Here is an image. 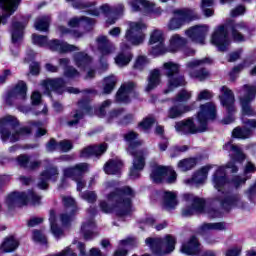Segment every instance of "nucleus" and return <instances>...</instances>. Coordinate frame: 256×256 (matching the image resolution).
<instances>
[{"instance_id": "1", "label": "nucleus", "mask_w": 256, "mask_h": 256, "mask_svg": "<svg viewBox=\"0 0 256 256\" xmlns=\"http://www.w3.org/2000/svg\"><path fill=\"white\" fill-rule=\"evenodd\" d=\"M107 200L99 202L102 213H116L118 217H125L132 211L131 200L135 197V192L129 186L117 188L116 182H106L103 185Z\"/></svg>"}, {"instance_id": "2", "label": "nucleus", "mask_w": 256, "mask_h": 256, "mask_svg": "<svg viewBox=\"0 0 256 256\" xmlns=\"http://www.w3.org/2000/svg\"><path fill=\"white\" fill-rule=\"evenodd\" d=\"M227 169H229L231 173H237L238 169L237 165H235V161L229 162L226 166L218 167L212 176V185L214 189L218 191L216 201H219L224 209H232V207L243 209L245 204L243 203L241 195H229V192H227V188L229 187Z\"/></svg>"}, {"instance_id": "3", "label": "nucleus", "mask_w": 256, "mask_h": 256, "mask_svg": "<svg viewBox=\"0 0 256 256\" xmlns=\"http://www.w3.org/2000/svg\"><path fill=\"white\" fill-rule=\"evenodd\" d=\"M147 25L143 21L128 22L124 39L121 43V52L115 57V63L118 67H127L133 59V54L128 49L131 45H141L145 41V31Z\"/></svg>"}, {"instance_id": "4", "label": "nucleus", "mask_w": 256, "mask_h": 256, "mask_svg": "<svg viewBox=\"0 0 256 256\" xmlns=\"http://www.w3.org/2000/svg\"><path fill=\"white\" fill-rule=\"evenodd\" d=\"M217 117V106L213 102H208L200 106L196 121L189 118L184 121L177 122L175 129L180 135H189V133H203L207 131V123Z\"/></svg>"}, {"instance_id": "5", "label": "nucleus", "mask_w": 256, "mask_h": 256, "mask_svg": "<svg viewBox=\"0 0 256 256\" xmlns=\"http://www.w3.org/2000/svg\"><path fill=\"white\" fill-rule=\"evenodd\" d=\"M137 133L130 131L124 135L126 143H128V153L133 156V164L130 168L131 179H137L141 175L142 169L145 167V157H147V150L139 149L141 147V140H137Z\"/></svg>"}, {"instance_id": "6", "label": "nucleus", "mask_w": 256, "mask_h": 256, "mask_svg": "<svg viewBox=\"0 0 256 256\" xmlns=\"http://www.w3.org/2000/svg\"><path fill=\"white\" fill-rule=\"evenodd\" d=\"M62 202L67 211H69V214H61L59 219H57V216H55V211H50L49 221L51 233L55 239H61V237H63V229L59 227V223L65 227L68 223L73 221V215H75V212L77 211L75 199H73L71 196H63Z\"/></svg>"}, {"instance_id": "7", "label": "nucleus", "mask_w": 256, "mask_h": 256, "mask_svg": "<svg viewBox=\"0 0 256 256\" xmlns=\"http://www.w3.org/2000/svg\"><path fill=\"white\" fill-rule=\"evenodd\" d=\"M17 125L19 120L14 116H5L0 120V135L4 143H15L31 133L29 128L17 129Z\"/></svg>"}, {"instance_id": "8", "label": "nucleus", "mask_w": 256, "mask_h": 256, "mask_svg": "<svg viewBox=\"0 0 256 256\" xmlns=\"http://www.w3.org/2000/svg\"><path fill=\"white\" fill-rule=\"evenodd\" d=\"M67 3H71L74 9H80L84 13H88V15H92L93 17H100V15H121L123 11H125V6L123 4H118L115 10L109 6V4H103L99 8L95 7V2H89L87 4L81 3L82 0H66Z\"/></svg>"}, {"instance_id": "9", "label": "nucleus", "mask_w": 256, "mask_h": 256, "mask_svg": "<svg viewBox=\"0 0 256 256\" xmlns=\"http://www.w3.org/2000/svg\"><path fill=\"white\" fill-rule=\"evenodd\" d=\"M145 243L154 255L162 256L175 251L176 240L175 237L166 235L164 238H147Z\"/></svg>"}, {"instance_id": "10", "label": "nucleus", "mask_w": 256, "mask_h": 256, "mask_svg": "<svg viewBox=\"0 0 256 256\" xmlns=\"http://www.w3.org/2000/svg\"><path fill=\"white\" fill-rule=\"evenodd\" d=\"M4 203L8 209H11L17 205L20 207L22 205H28V203L31 205H39L41 203V198L33 191H28V193L12 192L6 196Z\"/></svg>"}, {"instance_id": "11", "label": "nucleus", "mask_w": 256, "mask_h": 256, "mask_svg": "<svg viewBox=\"0 0 256 256\" xmlns=\"http://www.w3.org/2000/svg\"><path fill=\"white\" fill-rule=\"evenodd\" d=\"M163 69L166 77H168L167 89L164 93H171L172 91H175L177 87L185 86V78L183 76H177L180 69L179 64L175 62H166L163 64Z\"/></svg>"}, {"instance_id": "12", "label": "nucleus", "mask_w": 256, "mask_h": 256, "mask_svg": "<svg viewBox=\"0 0 256 256\" xmlns=\"http://www.w3.org/2000/svg\"><path fill=\"white\" fill-rule=\"evenodd\" d=\"M191 92L187 90L180 91L173 100L174 105L169 108L167 116L169 119H177L185 113H189L193 108L189 105L181 104L189 101L191 99Z\"/></svg>"}, {"instance_id": "13", "label": "nucleus", "mask_w": 256, "mask_h": 256, "mask_svg": "<svg viewBox=\"0 0 256 256\" xmlns=\"http://www.w3.org/2000/svg\"><path fill=\"white\" fill-rule=\"evenodd\" d=\"M32 43L38 47H49L51 51H58V53H69V51H77V47L59 40L49 41L46 36L33 34Z\"/></svg>"}, {"instance_id": "14", "label": "nucleus", "mask_w": 256, "mask_h": 256, "mask_svg": "<svg viewBox=\"0 0 256 256\" xmlns=\"http://www.w3.org/2000/svg\"><path fill=\"white\" fill-rule=\"evenodd\" d=\"M173 15L174 16L168 23V29L170 31H177L181 29L185 23L199 19V15H197L195 11L189 9H176L173 11Z\"/></svg>"}, {"instance_id": "15", "label": "nucleus", "mask_w": 256, "mask_h": 256, "mask_svg": "<svg viewBox=\"0 0 256 256\" xmlns=\"http://www.w3.org/2000/svg\"><path fill=\"white\" fill-rule=\"evenodd\" d=\"M221 95L219 96L221 105L228 111V116L223 119L225 125H229L235 121L233 114L235 113V96L233 91L227 86H222L220 89Z\"/></svg>"}, {"instance_id": "16", "label": "nucleus", "mask_w": 256, "mask_h": 256, "mask_svg": "<svg viewBox=\"0 0 256 256\" xmlns=\"http://www.w3.org/2000/svg\"><path fill=\"white\" fill-rule=\"evenodd\" d=\"M89 171V165L87 163H79L73 167L65 168L63 175L65 179H72L77 183V191H83L85 189V181L83 175Z\"/></svg>"}, {"instance_id": "17", "label": "nucleus", "mask_w": 256, "mask_h": 256, "mask_svg": "<svg viewBox=\"0 0 256 256\" xmlns=\"http://www.w3.org/2000/svg\"><path fill=\"white\" fill-rule=\"evenodd\" d=\"M210 43L217 47L218 51H227L229 49L231 39H229L227 25H219L214 29Z\"/></svg>"}, {"instance_id": "18", "label": "nucleus", "mask_w": 256, "mask_h": 256, "mask_svg": "<svg viewBox=\"0 0 256 256\" xmlns=\"http://www.w3.org/2000/svg\"><path fill=\"white\" fill-rule=\"evenodd\" d=\"M211 63H213V60L210 58L191 60L187 64V71L190 77L203 81V79H207V77H209V72L205 69H201V67H204V65H211Z\"/></svg>"}, {"instance_id": "19", "label": "nucleus", "mask_w": 256, "mask_h": 256, "mask_svg": "<svg viewBox=\"0 0 256 256\" xmlns=\"http://www.w3.org/2000/svg\"><path fill=\"white\" fill-rule=\"evenodd\" d=\"M150 177L154 183H161L163 179H166L167 183H175L177 180V173L171 167H164L154 165Z\"/></svg>"}, {"instance_id": "20", "label": "nucleus", "mask_w": 256, "mask_h": 256, "mask_svg": "<svg viewBox=\"0 0 256 256\" xmlns=\"http://www.w3.org/2000/svg\"><path fill=\"white\" fill-rule=\"evenodd\" d=\"M149 45L151 55H164L165 53V32L154 29L150 32Z\"/></svg>"}, {"instance_id": "21", "label": "nucleus", "mask_w": 256, "mask_h": 256, "mask_svg": "<svg viewBox=\"0 0 256 256\" xmlns=\"http://www.w3.org/2000/svg\"><path fill=\"white\" fill-rule=\"evenodd\" d=\"M209 31V25L202 24L190 27L185 31V35L188 37V39L192 40L193 43H197L198 45H205Z\"/></svg>"}, {"instance_id": "22", "label": "nucleus", "mask_w": 256, "mask_h": 256, "mask_svg": "<svg viewBox=\"0 0 256 256\" xmlns=\"http://www.w3.org/2000/svg\"><path fill=\"white\" fill-rule=\"evenodd\" d=\"M243 97L240 98L242 105V115H247L248 117L255 114V110L251 107V101L255 99L256 96V86L244 85L243 87Z\"/></svg>"}, {"instance_id": "23", "label": "nucleus", "mask_w": 256, "mask_h": 256, "mask_svg": "<svg viewBox=\"0 0 256 256\" xmlns=\"http://www.w3.org/2000/svg\"><path fill=\"white\" fill-rule=\"evenodd\" d=\"M184 201L191 205L190 208L183 209L182 214L185 217L194 215V213H203L205 207V201L203 199L195 197L193 194H184Z\"/></svg>"}, {"instance_id": "24", "label": "nucleus", "mask_w": 256, "mask_h": 256, "mask_svg": "<svg viewBox=\"0 0 256 256\" xmlns=\"http://www.w3.org/2000/svg\"><path fill=\"white\" fill-rule=\"evenodd\" d=\"M96 45L101 53L100 63L102 64L103 69H107V61L105 60V57L115 52V46L111 44L107 36H99L96 39Z\"/></svg>"}, {"instance_id": "25", "label": "nucleus", "mask_w": 256, "mask_h": 256, "mask_svg": "<svg viewBox=\"0 0 256 256\" xmlns=\"http://www.w3.org/2000/svg\"><path fill=\"white\" fill-rule=\"evenodd\" d=\"M128 4L134 12L141 11L142 7L146 13H152V15H161L163 13L161 7L147 0H129Z\"/></svg>"}, {"instance_id": "26", "label": "nucleus", "mask_w": 256, "mask_h": 256, "mask_svg": "<svg viewBox=\"0 0 256 256\" xmlns=\"http://www.w3.org/2000/svg\"><path fill=\"white\" fill-rule=\"evenodd\" d=\"M93 59L85 52H77L74 54V63L80 71H87L86 79H93L95 77V71L90 70Z\"/></svg>"}, {"instance_id": "27", "label": "nucleus", "mask_w": 256, "mask_h": 256, "mask_svg": "<svg viewBox=\"0 0 256 256\" xmlns=\"http://www.w3.org/2000/svg\"><path fill=\"white\" fill-rule=\"evenodd\" d=\"M133 97H137L135 92V83L126 82L121 85L120 89L116 94L117 103H129Z\"/></svg>"}, {"instance_id": "28", "label": "nucleus", "mask_w": 256, "mask_h": 256, "mask_svg": "<svg viewBox=\"0 0 256 256\" xmlns=\"http://www.w3.org/2000/svg\"><path fill=\"white\" fill-rule=\"evenodd\" d=\"M21 0H0V23H5L7 17H11L19 7Z\"/></svg>"}, {"instance_id": "29", "label": "nucleus", "mask_w": 256, "mask_h": 256, "mask_svg": "<svg viewBox=\"0 0 256 256\" xmlns=\"http://www.w3.org/2000/svg\"><path fill=\"white\" fill-rule=\"evenodd\" d=\"M59 177V170L57 167L47 168L40 175V181L38 182L39 189H47L49 181H57Z\"/></svg>"}, {"instance_id": "30", "label": "nucleus", "mask_w": 256, "mask_h": 256, "mask_svg": "<svg viewBox=\"0 0 256 256\" xmlns=\"http://www.w3.org/2000/svg\"><path fill=\"white\" fill-rule=\"evenodd\" d=\"M184 45H187V38L173 34L169 39L168 46H165V53H177Z\"/></svg>"}, {"instance_id": "31", "label": "nucleus", "mask_w": 256, "mask_h": 256, "mask_svg": "<svg viewBox=\"0 0 256 256\" xmlns=\"http://www.w3.org/2000/svg\"><path fill=\"white\" fill-rule=\"evenodd\" d=\"M213 165H206L199 169L190 180H185L186 185H201L204 181H207V175Z\"/></svg>"}, {"instance_id": "32", "label": "nucleus", "mask_w": 256, "mask_h": 256, "mask_svg": "<svg viewBox=\"0 0 256 256\" xmlns=\"http://www.w3.org/2000/svg\"><path fill=\"white\" fill-rule=\"evenodd\" d=\"M65 85V82H63V79H47L43 82L42 87L45 89L44 93L46 95H49L51 91H54V93H63V87Z\"/></svg>"}, {"instance_id": "33", "label": "nucleus", "mask_w": 256, "mask_h": 256, "mask_svg": "<svg viewBox=\"0 0 256 256\" xmlns=\"http://www.w3.org/2000/svg\"><path fill=\"white\" fill-rule=\"evenodd\" d=\"M179 205V200L177 199V192L165 191L162 194V206L167 211H172V209H177Z\"/></svg>"}, {"instance_id": "34", "label": "nucleus", "mask_w": 256, "mask_h": 256, "mask_svg": "<svg viewBox=\"0 0 256 256\" xmlns=\"http://www.w3.org/2000/svg\"><path fill=\"white\" fill-rule=\"evenodd\" d=\"M244 128H236L232 132V136L236 139H248L251 136V129H256V121L248 120L244 122Z\"/></svg>"}, {"instance_id": "35", "label": "nucleus", "mask_w": 256, "mask_h": 256, "mask_svg": "<svg viewBox=\"0 0 256 256\" xmlns=\"http://www.w3.org/2000/svg\"><path fill=\"white\" fill-rule=\"evenodd\" d=\"M249 33V28L245 22L232 24V37L234 41H245V35Z\"/></svg>"}, {"instance_id": "36", "label": "nucleus", "mask_w": 256, "mask_h": 256, "mask_svg": "<svg viewBox=\"0 0 256 256\" xmlns=\"http://www.w3.org/2000/svg\"><path fill=\"white\" fill-rule=\"evenodd\" d=\"M81 233L87 241L93 239V237L97 235L95 221H93V219L85 220L81 226Z\"/></svg>"}, {"instance_id": "37", "label": "nucleus", "mask_w": 256, "mask_h": 256, "mask_svg": "<svg viewBox=\"0 0 256 256\" xmlns=\"http://www.w3.org/2000/svg\"><path fill=\"white\" fill-rule=\"evenodd\" d=\"M199 241L196 237H192L189 242L182 244L181 253L184 255H199Z\"/></svg>"}, {"instance_id": "38", "label": "nucleus", "mask_w": 256, "mask_h": 256, "mask_svg": "<svg viewBox=\"0 0 256 256\" xmlns=\"http://www.w3.org/2000/svg\"><path fill=\"white\" fill-rule=\"evenodd\" d=\"M19 247V240L13 236L6 237L0 244V253H13Z\"/></svg>"}, {"instance_id": "39", "label": "nucleus", "mask_w": 256, "mask_h": 256, "mask_svg": "<svg viewBox=\"0 0 256 256\" xmlns=\"http://www.w3.org/2000/svg\"><path fill=\"white\" fill-rule=\"evenodd\" d=\"M255 170H256L255 164H253L251 162H247V164L244 168L245 177L235 176L231 182L232 185H234V187H240V185L245 184V181H247V179H249L250 173H255Z\"/></svg>"}, {"instance_id": "40", "label": "nucleus", "mask_w": 256, "mask_h": 256, "mask_svg": "<svg viewBox=\"0 0 256 256\" xmlns=\"http://www.w3.org/2000/svg\"><path fill=\"white\" fill-rule=\"evenodd\" d=\"M107 151V144H101L100 146H89L84 148L81 152V157H99Z\"/></svg>"}, {"instance_id": "41", "label": "nucleus", "mask_w": 256, "mask_h": 256, "mask_svg": "<svg viewBox=\"0 0 256 256\" xmlns=\"http://www.w3.org/2000/svg\"><path fill=\"white\" fill-rule=\"evenodd\" d=\"M121 117H123V110H113L106 116V119L109 123H113V121H118L119 123H122V125H127V123H129L133 119V116L131 114L124 116L122 120Z\"/></svg>"}, {"instance_id": "42", "label": "nucleus", "mask_w": 256, "mask_h": 256, "mask_svg": "<svg viewBox=\"0 0 256 256\" xmlns=\"http://www.w3.org/2000/svg\"><path fill=\"white\" fill-rule=\"evenodd\" d=\"M161 84V70L154 69L150 72L148 77V84L146 85V91H153L156 87H159Z\"/></svg>"}, {"instance_id": "43", "label": "nucleus", "mask_w": 256, "mask_h": 256, "mask_svg": "<svg viewBox=\"0 0 256 256\" xmlns=\"http://www.w3.org/2000/svg\"><path fill=\"white\" fill-rule=\"evenodd\" d=\"M223 149L224 151H230L233 161H238V163H241V161L245 159V154H243L241 148L231 142L226 143Z\"/></svg>"}, {"instance_id": "44", "label": "nucleus", "mask_w": 256, "mask_h": 256, "mask_svg": "<svg viewBox=\"0 0 256 256\" xmlns=\"http://www.w3.org/2000/svg\"><path fill=\"white\" fill-rule=\"evenodd\" d=\"M227 226L223 222L216 223H204L199 228L200 235H205L207 233H211V231H225Z\"/></svg>"}, {"instance_id": "45", "label": "nucleus", "mask_w": 256, "mask_h": 256, "mask_svg": "<svg viewBox=\"0 0 256 256\" xmlns=\"http://www.w3.org/2000/svg\"><path fill=\"white\" fill-rule=\"evenodd\" d=\"M69 27H91V25H95V20L93 18L81 16V17H74L69 20L68 22Z\"/></svg>"}, {"instance_id": "46", "label": "nucleus", "mask_w": 256, "mask_h": 256, "mask_svg": "<svg viewBox=\"0 0 256 256\" xmlns=\"http://www.w3.org/2000/svg\"><path fill=\"white\" fill-rule=\"evenodd\" d=\"M122 167L123 162L121 160H110L105 164L104 171L107 175H117L120 173Z\"/></svg>"}, {"instance_id": "47", "label": "nucleus", "mask_w": 256, "mask_h": 256, "mask_svg": "<svg viewBox=\"0 0 256 256\" xmlns=\"http://www.w3.org/2000/svg\"><path fill=\"white\" fill-rule=\"evenodd\" d=\"M69 63L70 60L68 58H61L59 60V65H61V67H66L64 69V77H66L67 79H75V77H79V71L71 66L67 67Z\"/></svg>"}, {"instance_id": "48", "label": "nucleus", "mask_w": 256, "mask_h": 256, "mask_svg": "<svg viewBox=\"0 0 256 256\" xmlns=\"http://www.w3.org/2000/svg\"><path fill=\"white\" fill-rule=\"evenodd\" d=\"M23 29L25 24L21 22H15L12 25V43H19L23 39Z\"/></svg>"}, {"instance_id": "49", "label": "nucleus", "mask_w": 256, "mask_h": 256, "mask_svg": "<svg viewBox=\"0 0 256 256\" xmlns=\"http://www.w3.org/2000/svg\"><path fill=\"white\" fill-rule=\"evenodd\" d=\"M230 1H233V0H220L222 4L229 3ZM214 3H215V0H201V9L205 17H213L214 15L213 9L208 7H213Z\"/></svg>"}, {"instance_id": "50", "label": "nucleus", "mask_w": 256, "mask_h": 256, "mask_svg": "<svg viewBox=\"0 0 256 256\" xmlns=\"http://www.w3.org/2000/svg\"><path fill=\"white\" fill-rule=\"evenodd\" d=\"M49 23H51L50 16H41L35 21L34 27L37 31H49Z\"/></svg>"}, {"instance_id": "51", "label": "nucleus", "mask_w": 256, "mask_h": 256, "mask_svg": "<svg viewBox=\"0 0 256 256\" xmlns=\"http://www.w3.org/2000/svg\"><path fill=\"white\" fill-rule=\"evenodd\" d=\"M20 167H26L27 169H37L41 163L37 161H31V159L25 155H21L17 159Z\"/></svg>"}, {"instance_id": "52", "label": "nucleus", "mask_w": 256, "mask_h": 256, "mask_svg": "<svg viewBox=\"0 0 256 256\" xmlns=\"http://www.w3.org/2000/svg\"><path fill=\"white\" fill-rule=\"evenodd\" d=\"M32 105H37L38 109H42V114L47 115V105L41 103V93L35 91L31 95Z\"/></svg>"}, {"instance_id": "53", "label": "nucleus", "mask_w": 256, "mask_h": 256, "mask_svg": "<svg viewBox=\"0 0 256 256\" xmlns=\"http://www.w3.org/2000/svg\"><path fill=\"white\" fill-rule=\"evenodd\" d=\"M195 165H197L196 158H187L178 162V169H180V171H189L193 169Z\"/></svg>"}, {"instance_id": "54", "label": "nucleus", "mask_w": 256, "mask_h": 256, "mask_svg": "<svg viewBox=\"0 0 256 256\" xmlns=\"http://www.w3.org/2000/svg\"><path fill=\"white\" fill-rule=\"evenodd\" d=\"M252 63L253 62H251V60H244L243 63L234 67L230 72L231 79H236L237 75H239L241 71H243V69H247V67H251Z\"/></svg>"}, {"instance_id": "55", "label": "nucleus", "mask_w": 256, "mask_h": 256, "mask_svg": "<svg viewBox=\"0 0 256 256\" xmlns=\"http://www.w3.org/2000/svg\"><path fill=\"white\" fill-rule=\"evenodd\" d=\"M13 93L16 97H20V99H25L27 96V84L21 81L15 86Z\"/></svg>"}, {"instance_id": "56", "label": "nucleus", "mask_w": 256, "mask_h": 256, "mask_svg": "<svg viewBox=\"0 0 256 256\" xmlns=\"http://www.w3.org/2000/svg\"><path fill=\"white\" fill-rule=\"evenodd\" d=\"M117 83V77L114 75L106 77L104 79V93L109 94L113 89H115V85Z\"/></svg>"}, {"instance_id": "57", "label": "nucleus", "mask_w": 256, "mask_h": 256, "mask_svg": "<svg viewBox=\"0 0 256 256\" xmlns=\"http://www.w3.org/2000/svg\"><path fill=\"white\" fill-rule=\"evenodd\" d=\"M149 65V60L145 56H138L133 64V68L137 71H143Z\"/></svg>"}, {"instance_id": "58", "label": "nucleus", "mask_w": 256, "mask_h": 256, "mask_svg": "<svg viewBox=\"0 0 256 256\" xmlns=\"http://www.w3.org/2000/svg\"><path fill=\"white\" fill-rule=\"evenodd\" d=\"M81 199L87 203H95L97 201V193L95 191H85L80 193Z\"/></svg>"}, {"instance_id": "59", "label": "nucleus", "mask_w": 256, "mask_h": 256, "mask_svg": "<svg viewBox=\"0 0 256 256\" xmlns=\"http://www.w3.org/2000/svg\"><path fill=\"white\" fill-rule=\"evenodd\" d=\"M154 123H155V118H153L152 116H149L139 123V127L140 129H142V131H149V129H151Z\"/></svg>"}, {"instance_id": "60", "label": "nucleus", "mask_w": 256, "mask_h": 256, "mask_svg": "<svg viewBox=\"0 0 256 256\" xmlns=\"http://www.w3.org/2000/svg\"><path fill=\"white\" fill-rule=\"evenodd\" d=\"M32 239L33 241H35V243H40L41 245H45V243H47V238L45 237L43 232L39 230L33 231Z\"/></svg>"}, {"instance_id": "61", "label": "nucleus", "mask_w": 256, "mask_h": 256, "mask_svg": "<svg viewBox=\"0 0 256 256\" xmlns=\"http://www.w3.org/2000/svg\"><path fill=\"white\" fill-rule=\"evenodd\" d=\"M43 122H34L32 123L31 127L32 129H37L36 137H43L45 133H47V130L43 128Z\"/></svg>"}, {"instance_id": "62", "label": "nucleus", "mask_w": 256, "mask_h": 256, "mask_svg": "<svg viewBox=\"0 0 256 256\" xmlns=\"http://www.w3.org/2000/svg\"><path fill=\"white\" fill-rule=\"evenodd\" d=\"M58 32H59V35H61V37H63V35H69V33H72L73 37H76V38L83 37V34L77 31L72 32L71 30L65 28L64 26L58 27Z\"/></svg>"}, {"instance_id": "63", "label": "nucleus", "mask_w": 256, "mask_h": 256, "mask_svg": "<svg viewBox=\"0 0 256 256\" xmlns=\"http://www.w3.org/2000/svg\"><path fill=\"white\" fill-rule=\"evenodd\" d=\"M109 107H111V100L104 101L99 109L95 111L96 115H98V117H105V109H109Z\"/></svg>"}, {"instance_id": "64", "label": "nucleus", "mask_w": 256, "mask_h": 256, "mask_svg": "<svg viewBox=\"0 0 256 256\" xmlns=\"http://www.w3.org/2000/svg\"><path fill=\"white\" fill-rule=\"evenodd\" d=\"M71 149H73V144H71V142H69V140L61 141L58 144V151L67 152V151H71Z\"/></svg>"}]
</instances>
